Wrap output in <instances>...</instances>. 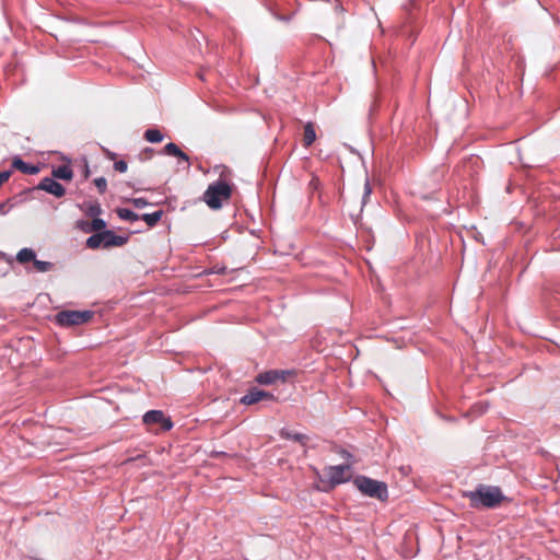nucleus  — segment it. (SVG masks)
Returning a JSON list of instances; mask_svg holds the SVG:
<instances>
[{"mask_svg": "<svg viewBox=\"0 0 560 560\" xmlns=\"http://www.w3.org/2000/svg\"><path fill=\"white\" fill-rule=\"evenodd\" d=\"M163 135L159 129H148L144 132V139L151 143H159L163 140Z\"/></svg>", "mask_w": 560, "mask_h": 560, "instance_id": "18", "label": "nucleus"}, {"mask_svg": "<svg viewBox=\"0 0 560 560\" xmlns=\"http://www.w3.org/2000/svg\"><path fill=\"white\" fill-rule=\"evenodd\" d=\"M232 195V186L222 177L210 184L203 192L202 200L212 210L222 208L223 202L228 201Z\"/></svg>", "mask_w": 560, "mask_h": 560, "instance_id": "2", "label": "nucleus"}, {"mask_svg": "<svg viewBox=\"0 0 560 560\" xmlns=\"http://www.w3.org/2000/svg\"><path fill=\"white\" fill-rule=\"evenodd\" d=\"M371 194H372V187L370 185L369 179H366L364 183V191H363V196H362V205L363 206L366 203Z\"/></svg>", "mask_w": 560, "mask_h": 560, "instance_id": "23", "label": "nucleus"}, {"mask_svg": "<svg viewBox=\"0 0 560 560\" xmlns=\"http://www.w3.org/2000/svg\"><path fill=\"white\" fill-rule=\"evenodd\" d=\"M105 226H106V223L102 219H94L92 221V228L95 231H101V230L105 229Z\"/></svg>", "mask_w": 560, "mask_h": 560, "instance_id": "24", "label": "nucleus"}, {"mask_svg": "<svg viewBox=\"0 0 560 560\" xmlns=\"http://www.w3.org/2000/svg\"><path fill=\"white\" fill-rule=\"evenodd\" d=\"M131 202L133 203V206L136 208H139V209L148 206V201L144 198H135L131 200Z\"/></svg>", "mask_w": 560, "mask_h": 560, "instance_id": "26", "label": "nucleus"}, {"mask_svg": "<svg viewBox=\"0 0 560 560\" xmlns=\"http://www.w3.org/2000/svg\"><path fill=\"white\" fill-rule=\"evenodd\" d=\"M94 184L95 186L97 187V189L100 190L101 194L105 192L106 188H107V180L105 177H97L94 179Z\"/></svg>", "mask_w": 560, "mask_h": 560, "instance_id": "22", "label": "nucleus"}, {"mask_svg": "<svg viewBox=\"0 0 560 560\" xmlns=\"http://www.w3.org/2000/svg\"><path fill=\"white\" fill-rule=\"evenodd\" d=\"M10 175L9 171L0 172V187L10 178Z\"/></svg>", "mask_w": 560, "mask_h": 560, "instance_id": "27", "label": "nucleus"}, {"mask_svg": "<svg viewBox=\"0 0 560 560\" xmlns=\"http://www.w3.org/2000/svg\"><path fill=\"white\" fill-rule=\"evenodd\" d=\"M36 255H35V252L31 248H22L21 250H19L18 255H16V260L20 262V264H26L28 261H34Z\"/></svg>", "mask_w": 560, "mask_h": 560, "instance_id": "17", "label": "nucleus"}, {"mask_svg": "<svg viewBox=\"0 0 560 560\" xmlns=\"http://www.w3.org/2000/svg\"><path fill=\"white\" fill-rule=\"evenodd\" d=\"M353 483L360 492L368 497L376 498L381 501H385L388 498L387 486L385 482L374 480L365 476H358L353 480Z\"/></svg>", "mask_w": 560, "mask_h": 560, "instance_id": "3", "label": "nucleus"}, {"mask_svg": "<svg viewBox=\"0 0 560 560\" xmlns=\"http://www.w3.org/2000/svg\"><path fill=\"white\" fill-rule=\"evenodd\" d=\"M91 317L90 311H62L57 314L56 319L61 326H73L86 323Z\"/></svg>", "mask_w": 560, "mask_h": 560, "instance_id": "5", "label": "nucleus"}, {"mask_svg": "<svg viewBox=\"0 0 560 560\" xmlns=\"http://www.w3.org/2000/svg\"><path fill=\"white\" fill-rule=\"evenodd\" d=\"M163 212L161 210L152 212V213H145L142 215V220L149 225L154 226L162 218Z\"/></svg>", "mask_w": 560, "mask_h": 560, "instance_id": "20", "label": "nucleus"}, {"mask_svg": "<svg viewBox=\"0 0 560 560\" xmlns=\"http://www.w3.org/2000/svg\"><path fill=\"white\" fill-rule=\"evenodd\" d=\"M164 152L168 155L177 156L182 161L186 162L189 165L188 155L183 152L177 144L170 142L164 147Z\"/></svg>", "mask_w": 560, "mask_h": 560, "instance_id": "10", "label": "nucleus"}, {"mask_svg": "<svg viewBox=\"0 0 560 560\" xmlns=\"http://www.w3.org/2000/svg\"><path fill=\"white\" fill-rule=\"evenodd\" d=\"M117 214L121 220L135 222L139 220V215L130 209L120 208L117 209Z\"/></svg>", "mask_w": 560, "mask_h": 560, "instance_id": "19", "label": "nucleus"}, {"mask_svg": "<svg viewBox=\"0 0 560 560\" xmlns=\"http://www.w3.org/2000/svg\"><path fill=\"white\" fill-rule=\"evenodd\" d=\"M38 188L51 194L55 197H62L66 194L65 187L54 178L45 177L40 180Z\"/></svg>", "mask_w": 560, "mask_h": 560, "instance_id": "8", "label": "nucleus"}, {"mask_svg": "<svg viewBox=\"0 0 560 560\" xmlns=\"http://www.w3.org/2000/svg\"><path fill=\"white\" fill-rule=\"evenodd\" d=\"M52 176L58 179L70 180L72 179L73 172L68 165H60L52 170Z\"/></svg>", "mask_w": 560, "mask_h": 560, "instance_id": "12", "label": "nucleus"}, {"mask_svg": "<svg viewBox=\"0 0 560 560\" xmlns=\"http://www.w3.org/2000/svg\"><path fill=\"white\" fill-rule=\"evenodd\" d=\"M105 241H106L105 240V232L96 233V234L91 235L86 240V245H88L89 248H97L101 245H103L105 247Z\"/></svg>", "mask_w": 560, "mask_h": 560, "instance_id": "16", "label": "nucleus"}, {"mask_svg": "<svg viewBox=\"0 0 560 560\" xmlns=\"http://www.w3.org/2000/svg\"><path fill=\"white\" fill-rule=\"evenodd\" d=\"M276 18L280 21H285V22L290 21V19H291L290 16H283V15H277Z\"/></svg>", "mask_w": 560, "mask_h": 560, "instance_id": "29", "label": "nucleus"}, {"mask_svg": "<svg viewBox=\"0 0 560 560\" xmlns=\"http://www.w3.org/2000/svg\"><path fill=\"white\" fill-rule=\"evenodd\" d=\"M143 422L149 427L160 424L161 429L164 431H168L173 427L171 419L166 418L161 410H150L145 412L143 416Z\"/></svg>", "mask_w": 560, "mask_h": 560, "instance_id": "7", "label": "nucleus"}, {"mask_svg": "<svg viewBox=\"0 0 560 560\" xmlns=\"http://www.w3.org/2000/svg\"><path fill=\"white\" fill-rule=\"evenodd\" d=\"M466 497L470 501V506L475 509L494 508L504 499L501 490L491 486H479L475 491L466 493Z\"/></svg>", "mask_w": 560, "mask_h": 560, "instance_id": "1", "label": "nucleus"}, {"mask_svg": "<svg viewBox=\"0 0 560 560\" xmlns=\"http://www.w3.org/2000/svg\"><path fill=\"white\" fill-rule=\"evenodd\" d=\"M12 166L24 174H36L38 172V167L35 165H30L25 163L22 159L15 158L12 162Z\"/></svg>", "mask_w": 560, "mask_h": 560, "instance_id": "11", "label": "nucleus"}, {"mask_svg": "<svg viewBox=\"0 0 560 560\" xmlns=\"http://www.w3.org/2000/svg\"><path fill=\"white\" fill-rule=\"evenodd\" d=\"M275 396L268 392L252 388L246 395L241 398V402L244 405H253L262 399H273Z\"/></svg>", "mask_w": 560, "mask_h": 560, "instance_id": "9", "label": "nucleus"}, {"mask_svg": "<svg viewBox=\"0 0 560 560\" xmlns=\"http://www.w3.org/2000/svg\"><path fill=\"white\" fill-rule=\"evenodd\" d=\"M315 140H316V132H315L314 125L312 122H307L304 126V139H303L304 145L310 147L314 143Z\"/></svg>", "mask_w": 560, "mask_h": 560, "instance_id": "14", "label": "nucleus"}, {"mask_svg": "<svg viewBox=\"0 0 560 560\" xmlns=\"http://www.w3.org/2000/svg\"><path fill=\"white\" fill-rule=\"evenodd\" d=\"M280 435L283 439L296 441V442L301 443L302 445H305L307 443V441L310 440L308 436L305 434L292 432V431L285 430V429L281 430Z\"/></svg>", "mask_w": 560, "mask_h": 560, "instance_id": "13", "label": "nucleus"}, {"mask_svg": "<svg viewBox=\"0 0 560 560\" xmlns=\"http://www.w3.org/2000/svg\"><path fill=\"white\" fill-rule=\"evenodd\" d=\"M34 267L39 272H46L52 268V264L49 261L34 259Z\"/></svg>", "mask_w": 560, "mask_h": 560, "instance_id": "21", "label": "nucleus"}, {"mask_svg": "<svg viewBox=\"0 0 560 560\" xmlns=\"http://www.w3.org/2000/svg\"><path fill=\"white\" fill-rule=\"evenodd\" d=\"M293 374V371L290 370H270L262 373H259L256 376V382L261 385H271L280 382H285L289 376Z\"/></svg>", "mask_w": 560, "mask_h": 560, "instance_id": "6", "label": "nucleus"}, {"mask_svg": "<svg viewBox=\"0 0 560 560\" xmlns=\"http://www.w3.org/2000/svg\"><path fill=\"white\" fill-rule=\"evenodd\" d=\"M319 478L322 481L326 478L330 488L343 483L351 478L350 465L327 466L323 469V476Z\"/></svg>", "mask_w": 560, "mask_h": 560, "instance_id": "4", "label": "nucleus"}, {"mask_svg": "<svg viewBox=\"0 0 560 560\" xmlns=\"http://www.w3.org/2000/svg\"><path fill=\"white\" fill-rule=\"evenodd\" d=\"M114 168L119 173H125L128 168V165L125 161L120 160L115 162Z\"/></svg>", "mask_w": 560, "mask_h": 560, "instance_id": "25", "label": "nucleus"}, {"mask_svg": "<svg viewBox=\"0 0 560 560\" xmlns=\"http://www.w3.org/2000/svg\"><path fill=\"white\" fill-rule=\"evenodd\" d=\"M105 247L121 246L126 242L124 237L118 236L110 231L105 232Z\"/></svg>", "mask_w": 560, "mask_h": 560, "instance_id": "15", "label": "nucleus"}, {"mask_svg": "<svg viewBox=\"0 0 560 560\" xmlns=\"http://www.w3.org/2000/svg\"><path fill=\"white\" fill-rule=\"evenodd\" d=\"M0 213L1 214H7L8 213V210H7V207L4 203H0Z\"/></svg>", "mask_w": 560, "mask_h": 560, "instance_id": "28", "label": "nucleus"}]
</instances>
